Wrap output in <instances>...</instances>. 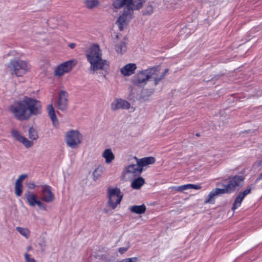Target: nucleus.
Instances as JSON below:
<instances>
[{
    "mask_svg": "<svg viewBox=\"0 0 262 262\" xmlns=\"http://www.w3.org/2000/svg\"><path fill=\"white\" fill-rule=\"evenodd\" d=\"M245 178L242 175H235L222 179L216 183L220 188L213 189L207 196L205 203L214 204L213 199L219 194L233 193L243 187Z\"/></svg>",
    "mask_w": 262,
    "mask_h": 262,
    "instance_id": "f257e3e1",
    "label": "nucleus"
},
{
    "mask_svg": "<svg viewBox=\"0 0 262 262\" xmlns=\"http://www.w3.org/2000/svg\"><path fill=\"white\" fill-rule=\"evenodd\" d=\"M116 9L126 6L122 15L119 16L116 21L120 31H122L132 19L134 10H139L142 7V0H116L113 4Z\"/></svg>",
    "mask_w": 262,
    "mask_h": 262,
    "instance_id": "f03ea898",
    "label": "nucleus"
},
{
    "mask_svg": "<svg viewBox=\"0 0 262 262\" xmlns=\"http://www.w3.org/2000/svg\"><path fill=\"white\" fill-rule=\"evenodd\" d=\"M7 68L12 74L19 77L25 74L30 69V66L27 61L15 58L10 60Z\"/></svg>",
    "mask_w": 262,
    "mask_h": 262,
    "instance_id": "7ed1b4c3",
    "label": "nucleus"
},
{
    "mask_svg": "<svg viewBox=\"0 0 262 262\" xmlns=\"http://www.w3.org/2000/svg\"><path fill=\"white\" fill-rule=\"evenodd\" d=\"M24 98L10 106L9 110L14 116L19 121L29 120L30 117Z\"/></svg>",
    "mask_w": 262,
    "mask_h": 262,
    "instance_id": "20e7f679",
    "label": "nucleus"
},
{
    "mask_svg": "<svg viewBox=\"0 0 262 262\" xmlns=\"http://www.w3.org/2000/svg\"><path fill=\"white\" fill-rule=\"evenodd\" d=\"M82 139V134L78 130L71 129L66 133L64 141L69 147L75 149L81 144Z\"/></svg>",
    "mask_w": 262,
    "mask_h": 262,
    "instance_id": "39448f33",
    "label": "nucleus"
},
{
    "mask_svg": "<svg viewBox=\"0 0 262 262\" xmlns=\"http://www.w3.org/2000/svg\"><path fill=\"white\" fill-rule=\"evenodd\" d=\"M107 196L108 206L112 209H115L120 203L123 194L118 188H109L107 189Z\"/></svg>",
    "mask_w": 262,
    "mask_h": 262,
    "instance_id": "423d86ee",
    "label": "nucleus"
},
{
    "mask_svg": "<svg viewBox=\"0 0 262 262\" xmlns=\"http://www.w3.org/2000/svg\"><path fill=\"white\" fill-rule=\"evenodd\" d=\"M24 98L28 109L30 117L32 115L36 116L41 114L42 105L40 101L27 96H25Z\"/></svg>",
    "mask_w": 262,
    "mask_h": 262,
    "instance_id": "0eeeda50",
    "label": "nucleus"
},
{
    "mask_svg": "<svg viewBox=\"0 0 262 262\" xmlns=\"http://www.w3.org/2000/svg\"><path fill=\"white\" fill-rule=\"evenodd\" d=\"M143 171V168L140 167L138 163L133 164L125 166L122 172V179L124 180L139 176Z\"/></svg>",
    "mask_w": 262,
    "mask_h": 262,
    "instance_id": "6e6552de",
    "label": "nucleus"
},
{
    "mask_svg": "<svg viewBox=\"0 0 262 262\" xmlns=\"http://www.w3.org/2000/svg\"><path fill=\"white\" fill-rule=\"evenodd\" d=\"M24 196L27 203L31 207H35L37 205L40 209L47 210V205L40 200L37 195L34 192L28 190L25 193Z\"/></svg>",
    "mask_w": 262,
    "mask_h": 262,
    "instance_id": "1a4fd4ad",
    "label": "nucleus"
},
{
    "mask_svg": "<svg viewBox=\"0 0 262 262\" xmlns=\"http://www.w3.org/2000/svg\"><path fill=\"white\" fill-rule=\"evenodd\" d=\"M90 64V70L93 72L98 70L103 71L105 74L108 73L110 67L109 61L100 57L98 59L94 60L89 62Z\"/></svg>",
    "mask_w": 262,
    "mask_h": 262,
    "instance_id": "9d476101",
    "label": "nucleus"
},
{
    "mask_svg": "<svg viewBox=\"0 0 262 262\" xmlns=\"http://www.w3.org/2000/svg\"><path fill=\"white\" fill-rule=\"evenodd\" d=\"M168 71L169 70L166 69L161 72L158 67L149 68V79H152L155 85H157L164 78Z\"/></svg>",
    "mask_w": 262,
    "mask_h": 262,
    "instance_id": "9b49d317",
    "label": "nucleus"
},
{
    "mask_svg": "<svg viewBox=\"0 0 262 262\" xmlns=\"http://www.w3.org/2000/svg\"><path fill=\"white\" fill-rule=\"evenodd\" d=\"M85 55L87 61L90 62L102 57V53L98 44H93L86 51Z\"/></svg>",
    "mask_w": 262,
    "mask_h": 262,
    "instance_id": "f8f14e48",
    "label": "nucleus"
},
{
    "mask_svg": "<svg viewBox=\"0 0 262 262\" xmlns=\"http://www.w3.org/2000/svg\"><path fill=\"white\" fill-rule=\"evenodd\" d=\"M41 201L51 203L55 200V196L51 191V187L48 185L41 186Z\"/></svg>",
    "mask_w": 262,
    "mask_h": 262,
    "instance_id": "ddd939ff",
    "label": "nucleus"
},
{
    "mask_svg": "<svg viewBox=\"0 0 262 262\" xmlns=\"http://www.w3.org/2000/svg\"><path fill=\"white\" fill-rule=\"evenodd\" d=\"M68 93L66 91H61L58 94L57 107L63 112H66L68 108Z\"/></svg>",
    "mask_w": 262,
    "mask_h": 262,
    "instance_id": "4468645a",
    "label": "nucleus"
},
{
    "mask_svg": "<svg viewBox=\"0 0 262 262\" xmlns=\"http://www.w3.org/2000/svg\"><path fill=\"white\" fill-rule=\"evenodd\" d=\"M73 67V61L69 60L59 64L55 70V75L61 76L69 72Z\"/></svg>",
    "mask_w": 262,
    "mask_h": 262,
    "instance_id": "2eb2a0df",
    "label": "nucleus"
},
{
    "mask_svg": "<svg viewBox=\"0 0 262 262\" xmlns=\"http://www.w3.org/2000/svg\"><path fill=\"white\" fill-rule=\"evenodd\" d=\"M149 79V68L144 70L139 71L136 75L134 83L137 85L140 86L146 83Z\"/></svg>",
    "mask_w": 262,
    "mask_h": 262,
    "instance_id": "dca6fc26",
    "label": "nucleus"
},
{
    "mask_svg": "<svg viewBox=\"0 0 262 262\" xmlns=\"http://www.w3.org/2000/svg\"><path fill=\"white\" fill-rule=\"evenodd\" d=\"M130 106V103L126 100L122 99H115L111 104V108L113 111L119 109H128Z\"/></svg>",
    "mask_w": 262,
    "mask_h": 262,
    "instance_id": "f3484780",
    "label": "nucleus"
},
{
    "mask_svg": "<svg viewBox=\"0 0 262 262\" xmlns=\"http://www.w3.org/2000/svg\"><path fill=\"white\" fill-rule=\"evenodd\" d=\"M137 69V66L135 63H130L126 64L120 70L121 73L125 76H128L135 73Z\"/></svg>",
    "mask_w": 262,
    "mask_h": 262,
    "instance_id": "a211bd4d",
    "label": "nucleus"
},
{
    "mask_svg": "<svg viewBox=\"0 0 262 262\" xmlns=\"http://www.w3.org/2000/svg\"><path fill=\"white\" fill-rule=\"evenodd\" d=\"M135 158L137 160V163L140 167L142 168L143 166L153 164L155 162V159L152 157H145L140 159H138L136 157H135Z\"/></svg>",
    "mask_w": 262,
    "mask_h": 262,
    "instance_id": "6ab92c4d",
    "label": "nucleus"
},
{
    "mask_svg": "<svg viewBox=\"0 0 262 262\" xmlns=\"http://www.w3.org/2000/svg\"><path fill=\"white\" fill-rule=\"evenodd\" d=\"M48 112L49 116H50L53 125L56 126V124L58 123V119L55 113V110L52 104H49L48 106Z\"/></svg>",
    "mask_w": 262,
    "mask_h": 262,
    "instance_id": "aec40b11",
    "label": "nucleus"
},
{
    "mask_svg": "<svg viewBox=\"0 0 262 262\" xmlns=\"http://www.w3.org/2000/svg\"><path fill=\"white\" fill-rule=\"evenodd\" d=\"M145 183L144 179L142 177L134 179L131 183V187L134 189H139Z\"/></svg>",
    "mask_w": 262,
    "mask_h": 262,
    "instance_id": "412c9836",
    "label": "nucleus"
},
{
    "mask_svg": "<svg viewBox=\"0 0 262 262\" xmlns=\"http://www.w3.org/2000/svg\"><path fill=\"white\" fill-rule=\"evenodd\" d=\"M102 157L105 159L106 163H110L115 159V156L110 148L106 149L102 154Z\"/></svg>",
    "mask_w": 262,
    "mask_h": 262,
    "instance_id": "4be33fe9",
    "label": "nucleus"
},
{
    "mask_svg": "<svg viewBox=\"0 0 262 262\" xmlns=\"http://www.w3.org/2000/svg\"><path fill=\"white\" fill-rule=\"evenodd\" d=\"M245 198V196L243 195L242 192H239L235 199L232 209L233 210H235L241 206V203Z\"/></svg>",
    "mask_w": 262,
    "mask_h": 262,
    "instance_id": "5701e85b",
    "label": "nucleus"
},
{
    "mask_svg": "<svg viewBox=\"0 0 262 262\" xmlns=\"http://www.w3.org/2000/svg\"><path fill=\"white\" fill-rule=\"evenodd\" d=\"M126 42L123 40L117 44L115 46V50L118 54H122L126 51Z\"/></svg>",
    "mask_w": 262,
    "mask_h": 262,
    "instance_id": "b1692460",
    "label": "nucleus"
},
{
    "mask_svg": "<svg viewBox=\"0 0 262 262\" xmlns=\"http://www.w3.org/2000/svg\"><path fill=\"white\" fill-rule=\"evenodd\" d=\"M131 212L137 214L144 213L146 211V206L144 204L141 205H135L131 207L130 208Z\"/></svg>",
    "mask_w": 262,
    "mask_h": 262,
    "instance_id": "393cba45",
    "label": "nucleus"
},
{
    "mask_svg": "<svg viewBox=\"0 0 262 262\" xmlns=\"http://www.w3.org/2000/svg\"><path fill=\"white\" fill-rule=\"evenodd\" d=\"M86 7L89 9H93L99 4L98 0H84Z\"/></svg>",
    "mask_w": 262,
    "mask_h": 262,
    "instance_id": "a878e982",
    "label": "nucleus"
},
{
    "mask_svg": "<svg viewBox=\"0 0 262 262\" xmlns=\"http://www.w3.org/2000/svg\"><path fill=\"white\" fill-rule=\"evenodd\" d=\"M29 138L31 140H36L38 138V134L36 130L33 127L29 129Z\"/></svg>",
    "mask_w": 262,
    "mask_h": 262,
    "instance_id": "bb28decb",
    "label": "nucleus"
},
{
    "mask_svg": "<svg viewBox=\"0 0 262 262\" xmlns=\"http://www.w3.org/2000/svg\"><path fill=\"white\" fill-rule=\"evenodd\" d=\"M23 189V184H15V194L17 196H20Z\"/></svg>",
    "mask_w": 262,
    "mask_h": 262,
    "instance_id": "cd10ccee",
    "label": "nucleus"
},
{
    "mask_svg": "<svg viewBox=\"0 0 262 262\" xmlns=\"http://www.w3.org/2000/svg\"><path fill=\"white\" fill-rule=\"evenodd\" d=\"M25 262H36V260L32 255L28 252L24 254Z\"/></svg>",
    "mask_w": 262,
    "mask_h": 262,
    "instance_id": "c85d7f7f",
    "label": "nucleus"
},
{
    "mask_svg": "<svg viewBox=\"0 0 262 262\" xmlns=\"http://www.w3.org/2000/svg\"><path fill=\"white\" fill-rule=\"evenodd\" d=\"M20 142L22 143L26 148L30 147L33 145V143L32 141L28 140L25 137L23 138Z\"/></svg>",
    "mask_w": 262,
    "mask_h": 262,
    "instance_id": "c756f323",
    "label": "nucleus"
},
{
    "mask_svg": "<svg viewBox=\"0 0 262 262\" xmlns=\"http://www.w3.org/2000/svg\"><path fill=\"white\" fill-rule=\"evenodd\" d=\"M11 134L13 136V137H14L16 139V140H17L19 142H20V140L24 137V136H21L19 133V132L17 130H13L11 132Z\"/></svg>",
    "mask_w": 262,
    "mask_h": 262,
    "instance_id": "7c9ffc66",
    "label": "nucleus"
},
{
    "mask_svg": "<svg viewBox=\"0 0 262 262\" xmlns=\"http://www.w3.org/2000/svg\"><path fill=\"white\" fill-rule=\"evenodd\" d=\"M102 171V170L101 169H100L99 167L95 169L94 172H93V179L94 180H96L98 178H99L101 176V173Z\"/></svg>",
    "mask_w": 262,
    "mask_h": 262,
    "instance_id": "2f4dec72",
    "label": "nucleus"
},
{
    "mask_svg": "<svg viewBox=\"0 0 262 262\" xmlns=\"http://www.w3.org/2000/svg\"><path fill=\"white\" fill-rule=\"evenodd\" d=\"M189 189L188 184L176 187V190L182 192L184 190Z\"/></svg>",
    "mask_w": 262,
    "mask_h": 262,
    "instance_id": "473e14b6",
    "label": "nucleus"
},
{
    "mask_svg": "<svg viewBox=\"0 0 262 262\" xmlns=\"http://www.w3.org/2000/svg\"><path fill=\"white\" fill-rule=\"evenodd\" d=\"M27 177V174H21L19 176L18 178L16 180L15 183L18 184H23V181Z\"/></svg>",
    "mask_w": 262,
    "mask_h": 262,
    "instance_id": "72a5a7b5",
    "label": "nucleus"
},
{
    "mask_svg": "<svg viewBox=\"0 0 262 262\" xmlns=\"http://www.w3.org/2000/svg\"><path fill=\"white\" fill-rule=\"evenodd\" d=\"M252 190V187L251 186H248L243 191H241L243 196H246L248 194L251 193Z\"/></svg>",
    "mask_w": 262,
    "mask_h": 262,
    "instance_id": "f704fd0d",
    "label": "nucleus"
},
{
    "mask_svg": "<svg viewBox=\"0 0 262 262\" xmlns=\"http://www.w3.org/2000/svg\"><path fill=\"white\" fill-rule=\"evenodd\" d=\"M189 189H193L195 190L200 189L202 187L199 184H188Z\"/></svg>",
    "mask_w": 262,
    "mask_h": 262,
    "instance_id": "c9c22d12",
    "label": "nucleus"
},
{
    "mask_svg": "<svg viewBox=\"0 0 262 262\" xmlns=\"http://www.w3.org/2000/svg\"><path fill=\"white\" fill-rule=\"evenodd\" d=\"M20 234L25 236L26 238H28L30 235L29 230H18Z\"/></svg>",
    "mask_w": 262,
    "mask_h": 262,
    "instance_id": "e433bc0d",
    "label": "nucleus"
},
{
    "mask_svg": "<svg viewBox=\"0 0 262 262\" xmlns=\"http://www.w3.org/2000/svg\"><path fill=\"white\" fill-rule=\"evenodd\" d=\"M128 248H129V245H126V247L120 248L118 250V251L121 254H123V253H125L128 250Z\"/></svg>",
    "mask_w": 262,
    "mask_h": 262,
    "instance_id": "4c0bfd02",
    "label": "nucleus"
},
{
    "mask_svg": "<svg viewBox=\"0 0 262 262\" xmlns=\"http://www.w3.org/2000/svg\"><path fill=\"white\" fill-rule=\"evenodd\" d=\"M36 185L34 183H30L28 184V187L30 189H33L35 188Z\"/></svg>",
    "mask_w": 262,
    "mask_h": 262,
    "instance_id": "58836bf2",
    "label": "nucleus"
},
{
    "mask_svg": "<svg viewBox=\"0 0 262 262\" xmlns=\"http://www.w3.org/2000/svg\"><path fill=\"white\" fill-rule=\"evenodd\" d=\"M33 250V248L31 246H28L27 247V252H28L29 253V252L30 251H32Z\"/></svg>",
    "mask_w": 262,
    "mask_h": 262,
    "instance_id": "ea45409f",
    "label": "nucleus"
},
{
    "mask_svg": "<svg viewBox=\"0 0 262 262\" xmlns=\"http://www.w3.org/2000/svg\"><path fill=\"white\" fill-rule=\"evenodd\" d=\"M76 46V44L74 43H71L69 45V47L71 48V49H73Z\"/></svg>",
    "mask_w": 262,
    "mask_h": 262,
    "instance_id": "a19ab883",
    "label": "nucleus"
},
{
    "mask_svg": "<svg viewBox=\"0 0 262 262\" xmlns=\"http://www.w3.org/2000/svg\"><path fill=\"white\" fill-rule=\"evenodd\" d=\"M148 12L150 13L152 11V8L151 6H149L147 7Z\"/></svg>",
    "mask_w": 262,
    "mask_h": 262,
    "instance_id": "79ce46f5",
    "label": "nucleus"
},
{
    "mask_svg": "<svg viewBox=\"0 0 262 262\" xmlns=\"http://www.w3.org/2000/svg\"><path fill=\"white\" fill-rule=\"evenodd\" d=\"M258 179H262V172L259 174Z\"/></svg>",
    "mask_w": 262,
    "mask_h": 262,
    "instance_id": "37998d69",
    "label": "nucleus"
},
{
    "mask_svg": "<svg viewBox=\"0 0 262 262\" xmlns=\"http://www.w3.org/2000/svg\"><path fill=\"white\" fill-rule=\"evenodd\" d=\"M15 229L18 230V229H25L20 228L19 227H17Z\"/></svg>",
    "mask_w": 262,
    "mask_h": 262,
    "instance_id": "c03bdc74",
    "label": "nucleus"
},
{
    "mask_svg": "<svg viewBox=\"0 0 262 262\" xmlns=\"http://www.w3.org/2000/svg\"><path fill=\"white\" fill-rule=\"evenodd\" d=\"M196 136H200V135H199V133H196Z\"/></svg>",
    "mask_w": 262,
    "mask_h": 262,
    "instance_id": "a18cd8bd",
    "label": "nucleus"
},
{
    "mask_svg": "<svg viewBox=\"0 0 262 262\" xmlns=\"http://www.w3.org/2000/svg\"><path fill=\"white\" fill-rule=\"evenodd\" d=\"M154 90H152L151 93H152L154 92Z\"/></svg>",
    "mask_w": 262,
    "mask_h": 262,
    "instance_id": "49530a36",
    "label": "nucleus"
}]
</instances>
